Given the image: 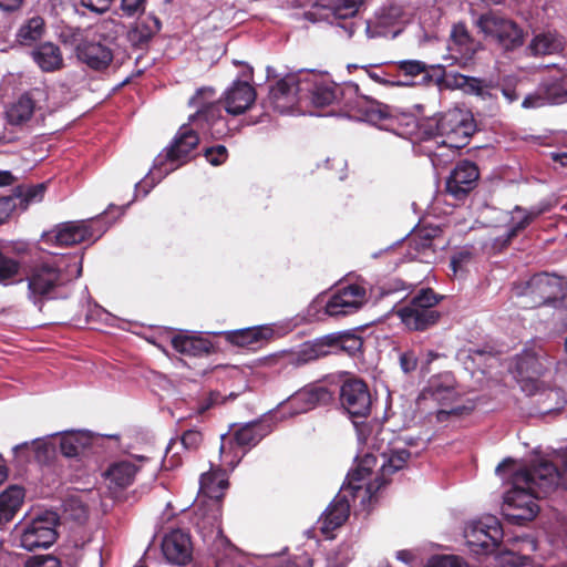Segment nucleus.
I'll return each instance as SVG.
<instances>
[{"instance_id":"774afa93","label":"nucleus","mask_w":567,"mask_h":567,"mask_svg":"<svg viewBox=\"0 0 567 567\" xmlns=\"http://www.w3.org/2000/svg\"><path fill=\"white\" fill-rule=\"evenodd\" d=\"M400 365L405 373L412 372L417 367V359L413 352H404L400 355Z\"/></svg>"},{"instance_id":"a211bd4d","label":"nucleus","mask_w":567,"mask_h":567,"mask_svg":"<svg viewBox=\"0 0 567 567\" xmlns=\"http://www.w3.org/2000/svg\"><path fill=\"white\" fill-rule=\"evenodd\" d=\"M480 168L468 159L458 161L445 181V193L456 200H465L477 187Z\"/></svg>"},{"instance_id":"8fccbe9b","label":"nucleus","mask_w":567,"mask_h":567,"mask_svg":"<svg viewBox=\"0 0 567 567\" xmlns=\"http://www.w3.org/2000/svg\"><path fill=\"white\" fill-rule=\"evenodd\" d=\"M21 269L19 260L0 251V285L9 286L16 281Z\"/></svg>"},{"instance_id":"a878e982","label":"nucleus","mask_w":567,"mask_h":567,"mask_svg":"<svg viewBox=\"0 0 567 567\" xmlns=\"http://www.w3.org/2000/svg\"><path fill=\"white\" fill-rule=\"evenodd\" d=\"M256 90L246 81L237 80L224 93V107L228 114L240 115L256 101Z\"/></svg>"},{"instance_id":"de8ad7c7","label":"nucleus","mask_w":567,"mask_h":567,"mask_svg":"<svg viewBox=\"0 0 567 567\" xmlns=\"http://www.w3.org/2000/svg\"><path fill=\"white\" fill-rule=\"evenodd\" d=\"M452 45L463 55H472L475 53V41L470 34L467 27L463 22H458L451 30Z\"/></svg>"},{"instance_id":"423d86ee","label":"nucleus","mask_w":567,"mask_h":567,"mask_svg":"<svg viewBox=\"0 0 567 567\" xmlns=\"http://www.w3.org/2000/svg\"><path fill=\"white\" fill-rule=\"evenodd\" d=\"M29 300L42 310L44 302L56 297V290L68 279L62 270L52 262L42 261L29 267L25 271Z\"/></svg>"},{"instance_id":"473e14b6","label":"nucleus","mask_w":567,"mask_h":567,"mask_svg":"<svg viewBox=\"0 0 567 567\" xmlns=\"http://www.w3.org/2000/svg\"><path fill=\"white\" fill-rule=\"evenodd\" d=\"M37 93L40 90L28 91L7 107L6 117L10 125H22L31 120L37 107Z\"/></svg>"},{"instance_id":"a18cd8bd","label":"nucleus","mask_w":567,"mask_h":567,"mask_svg":"<svg viewBox=\"0 0 567 567\" xmlns=\"http://www.w3.org/2000/svg\"><path fill=\"white\" fill-rule=\"evenodd\" d=\"M13 192L19 202V210L24 212L31 204L42 202L47 192V184L18 185L13 188Z\"/></svg>"},{"instance_id":"dca6fc26","label":"nucleus","mask_w":567,"mask_h":567,"mask_svg":"<svg viewBox=\"0 0 567 567\" xmlns=\"http://www.w3.org/2000/svg\"><path fill=\"white\" fill-rule=\"evenodd\" d=\"M465 536L474 551L488 554L498 547L503 538V529L495 516H487L473 522L466 529Z\"/></svg>"},{"instance_id":"5701e85b","label":"nucleus","mask_w":567,"mask_h":567,"mask_svg":"<svg viewBox=\"0 0 567 567\" xmlns=\"http://www.w3.org/2000/svg\"><path fill=\"white\" fill-rule=\"evenodd\" d=\"M551 204L549 202H540L538 205L530 207L529 209H525L522 206L516 205L513 208V214H522L523 216L516 220L515 216L512 217V224L507 231L495 238L494 247L498 249H504L511 245L513 239H515L523 230H525L536 218L540 215L548 213L551 209Z\"/></svg>"},{"instance_id":"09e8293b","label":"nucleus","mask_w":567,"mask_h":567,"mask_svg":"<svg viewBox=\"0 0 567 567\" xmlns=\"http://www.w3.org/2000/svg\"><path fill=\"white\" fill-rule=\"evenodd\" d=\"M44 32V20L41 17L29 19L18 31V41L23 45H30L41 39Z\"/></svg>"},{"instance_id":"79ce46f5","label":"nucleus","mask_w":567,"mask_h":567,"mask_svg":"<svg viewBox=\"0 0 567 567\" xmlns=\"http://www.w3.org/2000/svg\"><path fill=\"white\" fill-rule=\"evenodd\" d=\"M564 48V38L550 31L536 34L528 45L533 55L556 54L561 52Z\"/></svg>"},{"instance_id":"6ab92c4d","label":"nucleus","mask_w":567,"mask_h":567,"mask_svg":"<svg viewBox=\"0 0 567 567\" xmlns=\"http://www.w3.org/2000/svg\"><path fill=\"white\" fill-rule=\"evenodd\" d=\"M114 40H107L104 34L96 32L80 48L76 59L89 69L103 72L114 60Z\"/></svg>"},{"instance_id":"864d4df0","label":"nucleus","mask_w":567,"mask_h":567,"mask_svg":"<svg viewBox=\"0 0 567 567\" xmlns=\"http://www.w3.org/2000/svg\"><path fill=\"white\" fill-rule=\"evenodd\" d=\"M204 156L213 166L224 164L228 158V150L224 145H215L204 151Z\"/></svg>"},{"instance_id":"2f4dec72","label":"nucleus","mask_w":567,"mask_h":567,"mask_svg":"<svg viewBox=\"0 0 567 567\" xmlns=\"http://www.w3.org/2000/svg\"><path fill=\"white\" fill-rule=\"evenodd\" d=\"M334 340L332 333H328L316 338L313 341L303 343L300 350L295 354L293 363L296 365H303L331 353H336L333 347Z\"/></svg>"},{"instance_id":"4d7b16f0","label":"nucleus","mask_w":567,"mask_h":567,"mask_svg":"<svg viewBox=\"0 0 567 567\" xmlns=\"http://www.w3.org/2000/svg\"><path fill=\"white\" fill-rule=\"evenodd\" d=\"M17 209L19 202L13 190L9 196L0 197V221L7 220Z\"/></svg>"},{"instance_id":"680f3d73","label":"nucleus","mask_w":567,"mask_h":567,"mask_svg":"<svg viewBox=\"0 0 567 567\" xmlns=\"http://www.w3.org/2000/svg\"><path fill=\"white\" fill-rule=\"evenodd\" d=\"M24 567H62L61 561L51 555L33 556L29 558Z\"/></svg>"},{"instance_id":"72a5a7b5","label":"nucleus","mask_w":567,"mask_h":567,"mask_svg":"<svg viewBox=\"0 0 567 567\" xmlns=\"http://www.w3.org/2000/svg\"><path fill=\"white\" fill-rule=\"evenodd\" d=\"M274 337V330L267 326H257L227 331L225 339L237 347L261 346Z\"/></svg>"},{"instance_id":"e433bc0d","label":"nucleus","mask_w":567,"mask_h":567,"mask_svg":"<svg viewBox=\"0 0 567 567\" xmlns=\"http://www.w3.org/2000/svg\"><path fill=\"white\" fill-rule=\"evenodd\" d=\"M332 399L331 392L324 386H307L297 391L290 398V403L298 412H307L318 404H324Z\"/></svg>"},{"instance_id":"2eb2a0df","label":"nucleus","mask_w":567,"mask_h":567,"mask_svg":"<svg viewBox=\"0 0 567 567\" xmlns=\"http://www.w3.org/2000/svg\"><path fill=\"white\" fill-rule=\"evenodd\" d=\"M301 72L290 73L269 87L268 102L279 113H287L302 103Z\"/></svg>"},{"instance_id":"6e6552de","label":"nucleus","mask_w":567,"mask_h":567,"mask_svg":"<svg viewBox=\"0 0 567 567\" xmlns=\"http://www.w3.org/2000/svg\"><path fill=\"white\" fill-rule=\"evenodd\" d=\"M375 464L377 457L373 454H365L357 466L348 473L347 483L343 484L344 492H349L353 499L360 498L362 505L371 503L379 491L389 483L388 478H383L381 472L374 481L364 484Z\"/></svg>"},{"instance_id":"f8f14e48","label":"nucleus","mask_w":567,"mask_h":567,"mask_svg":"<svg viewBox=\"0 0 567 567\" xmlns=\"http://www.w3.org/2000/svg\"><path fill=\"white\" fill-rule=\"evenodd\" d=\"M339 401L353 423H357V419H367L371 413L372 396L368 384L361 379L344 380L339 390Z\"/></svg>"},{"instance_id":"4c0bfd02","label":"nucleus","mask_w":567,"mask_h":567,"mask_svg":"<svg viewBox=\"0 0 567 567\" xmlns=\"http://www.w3.org/2000/svg\"><path fill=\"white\" fill-rule=\"evenodd\" d=\"M172 347L179 353L190 357H204L214 351L212 341L200 336L177 334L172 338Z\"/></svg>"},{"instance_id":"20e7f679","label":"nucleus","mask_w":567,"mask_h":567,"mask_svg":"<svg viewBox=\"0 0 567 567\" xmlns=\"http://www.w3.org/2000/svg\"><path fill=\"white\" fill-rule=\"evenodd\" d=\"M215 93L213 87H200L196 91L188 104L197 111L189 116V121L203 133L219 140L228 134L229 127L227 120L221 115L220 100H215Z\"/></svg>"},{"instance_id":"412c9836","label":"nucleus","mask_w":567,"mask_h":567,"mask_svg":"<svg viewBox=\"0 0 567 567\" xmlns=\"http://www.w3.org/2000/svg\"><path fill=\"white\" fill-rule=\"evenodd\" d=\"M364 0H334L330 4L315 3L310 10L305 12V18L311 22L328 21L333 23L338 20L353 18Z\"/></svg>"},{"instance_id":"1a4fd4ad","label":"nucleus","mask_w":567,"mask_h":567,"mask_svg":"<svg viewBox=\"0 0 567 567\" xmlns=\"http://www.w3.org/2000/svg\"><path fill=\"white\" fill-rule=\"evenodd\" d=\"M395 72L396 86L441 85L446 78L445 66L420 60H401L390 66Z\"/></svg>"},{"instance_id":"9b49d317","label":"nucleus","mask_w":567,"mask_h":567,"mask_svg":"<svg viewBox=\"0 0 567 567\" xmlns=\"http://www.w3.org/2000/svg\"><path fill=\"white\" fill-rule=\"evenodd\" d=\"M59 517L53 512H45L38 515L30 522L25 523L21 528L20 545L29 551L35 549L49 548L52 546L56 538L58 533L55 527Z\"/></svg>"},{"instance_id":"e2e57ef3","label":"nucleus","mask_w":567,"mask_h":567,"mask_svg":"<svg viewBox=\"0 0 567 567\" xmlns=\"http://www.w3.org/2000/svg\"><path fill=\"white\" fill-rule=\"evenodd\" d=\"M364 70L367 71L369 78L371 80H373L374 82L385 85V86H396V84H395L396 78H395L394 71L392 73L384 72V71L382 73H378V72L371 71L367 66H364Z\"/></svg>"},{"instance_id":"ddd939ff","label":"nucleus","mask_w":567,"mask_h":567,"mask_svg":"<svg viewBox=\"0 0 567 567\" xmlns=\"http://www.w3.org/2000/svg\"><path fill=\"white\" fill-rule=\"evenodd\" d=\"M266 435L265 426L261 422H249L234 432L231 436L221 435V444L219 452L223 457L227 458L228 464L238 463L247 450L259 443Z\"/></svg>"},{"instance_id":"052dcab7","label":"nucleus","mask_w":567,"mask_h":567,"mask_svg":"<svg viewBox=\"0 0 567 567\" xmlns=\"http://www.w3.org/2000/svg\"><path fill=\"white\" fill-rule=\"evenodd\" d=\"M547 103V95L544 92H542L539 84L534 93H530L525 96V99L522 102V106L524 109H536L542 107Z\"/></svg>"},{"instance_id":"a19ab883","label":"nucleus","mask_w":567,"mask_h":567,"mask_svg":"<svg viewBox=\"0 0 567 567\" xmlns=\"http://www.w3.org/2000/svg\"><path fill=\"white\" fill-rule=\"evenodd\" d=\"M200 492L209 498L220 501L228 487L227 474L224 470H214L200 475Z\"/></svg>"},{"instance_id":"5fc2aeb1","label":"nucleus","mask_w":567,"mask_h":567,"mask_svg":"<svg viewBox=\"0 0 567 567\" xmlns=\"http://www.w3.org/2000/svg\"><path fill=\"white\" fill-rule=\"evenodd\" d=\"M203 434L200 431L190 429L186 430L181 436V443L188 451H196L203 443Z\"/></svg>"},{"instance_id":"bb28decb","label":"nucleus","mask_w":567,"mask_h":567,"mask_svg":"<svg viewBox=\"0 0 567 567\" xmlns=\"http://www.w3.org/2000/svg\"><path fill=\"white\" fill-rule=\"evenodd\" d=\"M165 558L176 565H186L192 559V542L187 533L174 529L168 533L162 543Z\"/></svg>"},{"instance_id":"338daca9","label":"nucleus","mask_w":567,"mask_h":567,"mask_svg":"<svg viewBox=\"0 0 567 567\" xmlns=\"http://www.w3.org/2000/svg\"><path fill=\"white\" fill-rule=\"evenodd\" d=\"M409 245L421 252L434 251L432 238H421L415 234L409 239Z\"/></svg>"},{"instance_id":"7ed1b4c3","label":"nucleus","mask_w":567,"mask_h":567,"mask_svg":"<svg viewBox=\"0 0 567 567\" xmlns=\"http://www.w3.org/2000/svg\"><path fill=\"white\" fill-rule=\"evenodd\" d=\"M444 298L432 288H421L408 302L396 305L393 311L409 330L425 331L439 323L442 313L437 306Z\"/></svg>"},{"instance_id":"cd10ccee","label":"nucleus","mask_w":567,"mask_h":567,"mask_svg":"<svg viewBox=\"0 0 567 567\" xmlns=\"http://www.w3.org/2000/svg\"><path fill=\"white\" fill-rule=\"evenodd\" d=\"M14 456L23 462L30 461V455L40 465L50 466L56 457V446L51 439H35L32 442H23L13 447Z\"/></svg>"},{"instance_id":"0e129e2a","label":"nucleus","mask_w":567,"mask_h":567,"mask_svg":"<svg viewBox=\"0 0 567 567\" xmlns=\"http://www.w3.org/2000/svg\"><path fill=\"white\" fill-rule=\"evenodd\" d=\"M113 3V0H81V4L95 13L106 12Z\"/></svg>"},{"instance_id":"58836bf2","label":"nucleus","mask_w":567,"mask_h":567,"mask_svg":"<svg viewBox=\"0 0 567 567\" xmlns=\"http://www.w3.org/2000/svg\"><path fill=\"white\" fill-rule=\"evenodd\" d=\"M540 90L547 95L548 104L567 102V73L558 69L540 82Z\"/></svg>"},{"instance_id":"49530a36","label":"nucleus","mask_w":567,"mask_h":567,"mask_svg":"<svg viewBox=\"0 0 567 567\" xmlns=\"http://www.w3.org/2000/svg\"><path fill=\"white\" fill-rule=\"evenodd\" d=\"M334 338V352L341 351L350 357H355L362 353L363 339L350 331L332 332Z\"/></svg>"},{"instance_id":"0eeeda50","label":"nucleus","mask_w":567,"mask_h":567,"mask_svg":"<svg viewBox=\"0 0 567 567\" xmlns=\"http://www.w3.org/2000/svg\"><path fill=\"white\" fill-rule=\"evenodd\" d=\"M197 130L189 120L183 124L171 144L155 157L154 167L168 174L190 162L200 141Z\"/></svg>"},{"instance_id":"603ef678","label":"nucleus","mask_w":567,"mask_h":567,"mask_svg":"<svg viewBox=\"0 0 567 567\" xmlns=\"http://www.w3.org/2000/svg\"><path fill=\"white\" fill-rule=\"evenodd\" d=\"M89 34L81 28L68 27L60 33V40L64 45L74 50L75 56L79 55L80 48L85 44Z\"/></svg>"},{"instance_id":"b1692460","label":"nucleus","mask_w":567,"mask_h":567,"mask_svg":"<svg viewBox=\"0 0 567 567\" xmlns=\"http://www.w3.org/2000/svg\"><path fill=\"white\" fill-rule=\"evenodd\" d=\"M547 357L542 348H526L515 357L514 371L519 382H535L546 371Z\"/></svg>"},{"instance_id":"4468645a","label":"nucleus","mask_w":567,"mask_h":567,"mask_svg":"<svg viewBox=\"0 0 567 567\" xmlns=\"http://www.w3.org/2000/svg\"><path fill=\"white\" fill-rule=\"evenodd\" d=\"M359 87L355 86V92ZM350 117L364 121L373 125L386 126L395 118L394 110L370 96L357 93L346 103Z\"/></svg>"},{"instance_id":"f03ea898","label":"nucleus","mask_w":567,"mask_h":567,"mask_svg":"<svg viewBox=\"0 0 567 567\" xmlns=\"http://www.w3.org/2000/svg\"><path fill=\"white\" fill-rule=\"evenodd\" d=\"M516 293L523 298L524 308L550 306L560 309L567 307V279L555 274H535L517 287Z\"/></svg>"},{"instance_id":"39448f33","label":"nucleus","mask_w":567,"mask_h":567,"mask_svg":"<svg viewBox=\"0 0 567 567\" xmlns=\"http://www.w3.org/2000/svg\"><path fill=\"white\" fill-rule=\"evenodd\" d=\"M474 120L460 110H450L431 118L425 133L430 136L444 137L442 143L451 148H462L474 134Z\"/></svg>"},{"instance_id":"3c124183","label":"nucleus","mask_w":567,"mask_h":567,"mask_svg":"<svg viewBox=\"0 0 567 567\" xmlns=\"http://www.w3.org/2000/svg\"><path fill=\"white\" fill-rule=\"evenodd\" d=\"M410 456L411 452L409 450L402 449L393 451L380 468L383 478H386V476H390L396 471L403 468Z\"/></svg>"},{"instance_id":"f257e3e1","label":"nucleus","mask_w":567,"mask_h":567,"mask_svg":"<svg viewBox=\"0 0 567 567\" xmlns=\"http://www.w3.org/2000/svg\"><path fill=\"white\" fill-rule=\"evenodd\" d=\"M512 485L504 496L502 513L509 523L525 525L533 520L539 512L535 499L546 497L549 493L543 491L538 484L534 461L512 475Z\"/></svg>"},{"instance_id":"ea45409f","label":"nucleus","mask_w":567,"mask_h":567,"mask_svg":"<svg viewBox=\"0 0 567 567\" xmlns=\"http://www.w3.org/2000/svg\"><path fill=\"white\" fill-rule=\"evenodd\" d=\"M31 55L33 61L44 72H53L63 66L61 50L52 42H45L37 45L32 50Z\"/></svg>"},{"instance_id":"69168bd1","label":"nucleus","mask_w":567,"mask_h":567,"mask_svg":"<svg viewBox=\"0 0 567 567\" xmlns=\"http://www.w3.org/2000/svg\"><path fill=\"white\" fill-rule=\"evenodd\" d=\"M145 1L146 0H122L121 9L126 16L132 17L137 12L144 11Z\"/></svg>"},{"instance_id":"f3484780","label":"nucleus","mask_w":567,"mask_h":567,"mask_svg":"<svg viewBox=\"0 0 567 567\" xmlns=\"http://www.w3.org/2000/svg\"><path fill=\"white\" fill-rule=\"evenodd\" d=\"M302 102L316 107L331 105L339 96L341 89L320 73L301 72Z\"/></svg>"},{"instance_id":"bf43d9fd","label":"nucleus","mask_w":567,"mask_h":567,"mask_svg":"<svg viewBox=\"0 0 567 567\" xmlns=\"http://www.w3.org/2000/svg\"><path fill=\"white\" fill-rule=\"evenodd\" d=\"M223 396L218 391H210L207 396L200 399L198 401L196 411L198 414L203 415L208 410H210L213 406L223 403Z\"/></svg>"},{"instance_id":"37998d69","label":"nucleus","mask_w":567,"mask_h":567,"mask_svg":"<svg viewBox=\"0 0 567 567\" xmlns=\"http://www.w3.org/2000/svg\"><path fill=\"white\" fill-rule=\"evenodd\" d=\"M24 499V489L11 485L0 494V522H10L20 509Z\"/></svg>"},{"instance_id":"c85d7f7f","label":"nucleus","mask_w":567,"mask_h":567,"mask_svg":"<svg viewBox=\"0 0 567 567\" xmlns=\"http://www.w3.org/2000/svg\"><path fill=\"white\" fill-rule=\"evenodd\" d=\"M349 492H344L343 487L323 514L321 532L328 534L341 527L350 515Z\"/></svg>"},{"instance_id":"13d9d810","label":"nucleus","mask_w":567,"mask_h":567,"mask_svg":"<svg viewBox=\"0 0 567 567\" xmlns=\"http://www.w3.org/2000/svg\"><path fill=\"white\" fill-rule=\"evenodd\" d=\"M426 567H467V565L457 556H434Z\"/></svg>"},{"instance_id":"6e6d98bb","label":"nucleus","mask_w":567,"mask_h":567,"mask_svg":"<svg viewBox=\"0 0 567 567\" xmlns=\"http://www.w3.org/2000/svg\"><path fill=\"white\" fill-rule=\"evenodd\" d=\"M454 84L458 87H467L471 92H474L478 95L482 94L484 87L482 80L463 74L454 75Z\"/></svg>"},{"instance_id":"393cba45","label":"nucleus","mask_w":567,"mask_h":567,"mask_svg":"<svg viewBox=\"0 0 567 567\" xmlns=\"http://www.w3.org/2000/svg\"><path fill=\"white\" fill-rule=\"evenodd\" d=\"M456 381L451 373H441L432 377L422 390L420 399L433 400L445 406L454 402L457 396Z\"/></svg>"},{"instance_id":"7c9ffc66","label":"nucleus","mask_w":567,"mask_h":567,"mask_svg":"<svg viewBox=\"0 0 567 567\" xmlns=\"http://www.w3.org/2000/svg\"><path fill=\"white\" fill-rule=\"evenodd\" d=\"M93 221H68L58 226L55 243L61 246H73L94 237Z\"/></svg>"},{"instance_id":"f704fd0d","label":"nucleus","mask_w":567,"mask_h":567,"mask_svg":"<svg viewBox=\"0 0 567 567\" xmlns=\"http://www.w3.org/2000/svg\"><path fill=\"white\" fill-rule=\"evenodd\" d=\"M60 453L68 458H80L93 443V437L84 431H68L60 435Z\"/></svg>"},{"instance_id":"4be33fe9","label":"nucleus","mask_w":567,"mask_h":567,"mask_svg":"<svg viewBox=\"0 0 567 567\" xmlns=\"http://www.w3.org/2000/svg\"><path fill=\"white\" fill-rule=\"evenodd\" d=\"M551 204L549 202H540L538 205L530 207L529 209H525L522 206L516 205L513 208V214H522L523 216L516 220L515 216L512 217V224L507 231L495 238L494 247L498 249H504L511 245L513 239H515L523 230H525L536 218L540 215L548 213L551 209Z\"/></svg>"},{"instance_id":"c9c22d12","label":"nucleus","mask_w":567,"mask_h":567,"mask_svg":"<svg viewBox=\"0 0 567 567\" xmlns=\"http://www.w3.org/2000/svg\"><path fill=\"white\" fill-rule=\"evenodd\" d=\"M162 23L155 16H147L144 19L137 21L127 32V40L132 47L136 49H145L153 39V37L159 32Z\"/></svg>"},{"instance_id":"c756f323","label":"nucleus","mask_w":567,"mask_h":567,"mask_svg":"<svg viewBox=\"0 0 567 567\" xmlns=\"http://www.w3.org/2000/svg\"><path fill=\"white\" fill-rule=\"evenodd\" d=\"M534 462L538 484L543 491L550 493L558 486L567 491V460L561 470H558L553 462L547 460L537 458Z\"/></svg>"},{"instance_id":"aec40b11","label":"nucleus","mask_w":567,"mask_h":567,"mask_svg":"<svg viewBox=\"0 0 567 567\" xmlns=\"http://www.w3.org/2000/svg\"><path fill=\"white\" fill-rule=\"evenodd\" d=\"M365 288L351 284L334 292L324 306V313L329 317L348 316L358 311L365 301Z\"/></svg>"},{"instance_id":"9d476101","label":"nucleus","mask_w":567,"mask_h":567,"mask_svg":"<svg viewBox=\"0 0 567 567\" xmlns=\"http://www.w3.org/2000/svg\"><path fill=\"white\" fill-rule=\"evenodd\" d=\"M475 25L485 37L493 38L505 50H514L524 43V32L518 24L496 11L482 13Z\"/></svg>"},{"instance_id":"c03bdc74","label":"nucleus","mask_w":567,"mask_h":567,"mask_svg":"<svg viewBox=\"0 0 567 567\" xmlns=\"http://www.w3.org/2000/svg\"><path fill=\"white\" fill-rule=\"evenodd\" d=\"M138 467L130 461H120L111 464L105 477L116 487L123 489L133 484Z\"/></svg>"}]
</instances>
